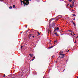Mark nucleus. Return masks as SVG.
Listing matches in <instances>:
<instances>
[{
  "mask_svg": "<svg viewBox=\"0 0 78 78\" xmlns=\"http://www.w3.org/2000/svg\"><path fill=\"white\" fill-rule=\"evenodd\" d=\"M0 1H1V0H0Z\"/></svg>",
  "mask_w": 78,
  "mask_h": 78,
  "instance_id": "nucleus-46",
  "label": "nucleus"
},
{
  "mask_svg": "<svg viewBox=\"0 0 78 78\" xmlns=\"http://www.w3.org/2000/svg\"><path fill=\"white\" fill-rule=\"evenodd\" d=\"M73 35H75V34H73Z\"/></svg>",
  "mask_w": 78,
  "mask_h": 78,
  "instance_id": "nucleus-40",
  "label": "nucleus"
},
{
  "mask_svg": "<svg viewBox=\"0 0 78 78\" xmlns=\"http://www.w3.org/2000/svg\"><path fill=\"white\" fill-rule=\"evenodd\" d=\"M29 55H30V56L31 57H33V55H32V54H29Z\"/></svg>",
  "mask_w": 78,
  "mask_h": 78,
  "instance_id": "nucleus-9",
  "label": "nucleus"
},
{
  "mask_svg": "<svg viewBox=\"0 0 78 78\" xmlns=\"http://www.w3.org/2000/svg\"><path fill=\"white\" fill-rule=\"evenodd\" d=\"M72 6H73H73H74V2H73Z\"/></svg>",
  "mask_w": 78,
  "mask_h": 78,
  "instance_id": "nucleus-11",
  "label": "nucleus"
},
{
  "mask_svg": "<svg viewBox=\"0 0 78 78\" xmlns=\"http://www.w3.org/2000/svg\"><path fill=\"white\" fill-rule=\"evenodd\" d=\"M32 36V35L31 34H30L29 35L28 37H29V38H30V37H31Z\"/></svg>",
  "mask_w": 78,
  "mask_h": 78,
  "instance_id": "nucleus-3",
  "label": "nucleus"
},
{
  "mask_svg": "<svg viewBox=\"0 0 78 78\" xmlns=\"http://www.w3.org/2000/svg\"><path fill=\"white\" fill-rule=\"evenodd\" d=\"M69 32H73V31H72V30H69Z\"/></svg>",
  "mask_w": 78,
  "mask_h": 78,
  "instance_id": "nucleus-13",
  "label": "nucleus"
},
{
  "mask_svg": "<svg viewBox=\"0 0 78 78\" xmlns=\"http://www.w3.org/2000/svg\"><path fill=\"white\" fill-rule=\"evenodd\" d=\"M53 46H51V47H52H52H53Z\"/></svg>",
  "mask_w": 78,
  "mask_h": 78,
  "instance_id": "nucleus-39",
  "label": "nucleus"
},
{
  "mask_svg": "<svg viewBox=\"0 0 78 78\" xmlns=\"http://www.w3.org/2000/svg\"><path fill=\"white\" fill-rule=\"evenodd\" d=\"M55 34V35L56 36H58V34H57V33L56 32L55 33H54Z\"/></svg>",
  "mask_w": 78,
  "mask_h": 78,
  "instance_id": "nucleus-5",
  "label": "nucleus"
},
{
  "mask_svg": "<svg viewBox=\"0 0 78 78\" xmlns=\"http://www.w3.org/2000/svg\"><path fill=\"white\" fill-rule=\"evenodd\" d=\"M34 58H35V57H33V59H34Z\"/></svg>",
  "mask_w": 78,
  "mask_h": 78,
  "instance_id": "nucleus-23",
  "label": "nucleus"
},
{
  "mask_svg": "<svg viewBox=\"0 0 78 78\" xmlns=\"http://www.w3.org/2000/svg\"><path fill=\"white\" fill-rule=\"evenodd\" d=\"M69 2H72V0H69Z\"/></svg>",
  "mask_w": 78,
  "mask_h": 78,
  "instance_id": "nucleus-22",
  "label": "nucleus"
},
{
  "mask_svg": "<svg viewBox=\"0 0 78 78\" xmlns=\"http://www.w3.org/2000/svg\"><path fill=\"white\" fill-rule=\"evenodd\" d=\"M22 47H23V46H22L21 47V48H20L21 49H22Z\"/></svg>",
  "mask_w": 78,
  "mask_h": 78,
  "instance_id": "nucleus-18",
  "label": "nucleus"
},
{
  "mask_svg": "<svg viewBox=\"0 0 78 78\" xmlns=\"http://www.w3.org/2000/svg\"><path fill=\"white\" fill-rule=\"evenodd\" d=\"M71 35H72V36H73V35H72V33H71Z\"/></svg>",
  "mask_w": 78,
  "mask_h": 78,
  "instance_id": "nucleus-24",
  "label": "nucleus"
},
{
  "mask_svg": "<svg viewBox=\"0 0 78 78\" xmlns=\"http://www.w3.org/2000/svg\"><path fill=\"white\" fill-rule=\"evenodd\" d=\"M33 38L34 37V36H33Z\"/></svg>",
  "mask_w": 78,
  "mask_h": 78,
  "instance_id": "nucleus-33",
  "label": "nucleus"
},
{
  "mask_svg": "<svg viewBox=\"0 0 78 78\" xmlns=\"http://www.w3.org/2000/svg\"><path fill=\"white\" fill-rule=\"evenodd\" d=\"M60 55H61V56H65V54H60Z\"/></svg>",
  "mask_w": 78,
  "mask_h": 78,
  "instance_id": "nucleus-6",
  "label": "nucleus"
},
{
  "mask_svg": "<svg viewBox=\"0 0 78 78\" xmlns=\"http://www.w3.org/2000/svg\"><path fill=\"white\" fill-rule=\"evenodd\" d=\"M9 76V75H8V76H7V77H8V76Z\"/></svg>",
  "mask_w": 78,
  "mask_h": 78,
  "instance_id": "nucleus-32",
  "label": "nucleus"
},
{
  "mask_svg": "<svg viewBox=\"0 0 78 78\" xmlns=\"http://www.w3.org/2000/svg\"><path fill=\"white\" fill-rule=\"evenodd\" d=\"M61 35V36H62V35Z\"/></svg>",
  "mask_w": 78,
  "mask_h": 78,
  "instance_id": "nucleus-45",
  "label": "nucleus"
},
{
  "mask_svg": "<svg viewBox=\"0 0 78 78\" xmlns=\"http://www.w3.org/2000/svg\"><path fill=\"white\" fill-rule=\"evenodd\" d=\"M60 54H62L63 53V51H60Z\"/></svg>",
  "mask_w": 78,
  "mask_h": 78,
  "instance_id": "nucleus-7",
  "label": "nucleus"
},
{
  "mask_svg": "<svg viewBox=\"0 0 78 78\" xmlns=\"http://www.w3.org/2000/svg\"><path fill=\"white\" fill-rule=\"evenodd\" d=\"M54 30H55V29H54Z\"/></svg>",
  "mask_w": 78,
  "mask_h": 78,
  "instance_id": "nucleus-43",
  "label": "nucleus"
},
{
  "mask_svg": "<svg viewBox=\"0 0 78 78\" xmlns=\"http://www.w3.org/2000/svg\"><path fill=\"white\" fill-rule=\"evenodd\" d=\"M56 31V29H55V30L54 31V32H55V31Z\"/></svg>",
  "mask_w": 78,
  "mask_h": 78,
  "instance_id": "nucleus-20",
  "label": "nucleus"
},
{
  "mask_svg": "<svg viewBox=\"0 0 78 78\" xmlns=\"http://www.w3.org/2000/svg\"><path fill=\"white\" fill-rule=\"evenodd\" d=\"M67 6H69V4L67 5Z\"/></svg>",
  "mask_w": 78,
  "mask_h": 78,
  "instance_id": "nucleus-28",
  "label": "nucleus"
},
{
  "mask_svg": "<svg viewBox=\"0 0 78 78\" xmlns=\"http://www.w3.org/2000/svg\"><path fill=\"white\" fill-rule=\"evenodd\" d=\"M54 56L53 55V56L52 57V58H53Z\"/></svg>",
  "mask_w": 78,
  "mask_h": 78,
  "instance_id": "nucleus-29",
  "label": "nucleus"
},
{
  "mask_svg": "<svg viewBox=\"0 0 78 78\" xmlns=\"http://www.w3.org/2000/svg\"><path fill=\"white\" fill-rule=\"evenodd\" d=\"M22 32L20 33V34H22Z\"/></svg>",
  "mask_w": 78,
  "mask_h": 78,
  "instance_id": "nucleus-37",
  "label": "nucleus"
},
{
  "mask_svg": "<svg viewBox=\"0 0 78 78\" xmlns=\"http://www.w3.org/2000/svg\"><path fill=\"white\" fill-rule=\"evenodd\" d=\"M9 75H12V74H10Z\"/></svg>",
  "mask_w": 78,
  "mask_h": 78,
  "instance_id": "nucleus-42",
  "label": "nucleus"
},
{
  "mask_svg": "<svg viewBox=\"0 0 78 78\" xmlns=\"http://www.w3.org/2000/svg\"><path fill=\"white\" fill-rule=\"evenodd\" d=\"M70 7H71V8H73V6H72V5H70Z\"/></svg>",
  "mask_w": 78,
  "mask_h": 78,
  "instance_id": "nucleus-12",
  "label": "nucleus"
},
{
  "mask_svg": "<svg viewBox=\"0 0 78 78\" xmlns=\"http://www.w3.org/2000/svg\"><path fill=\"white\" fill-rule=\"evenodd\" d=\"M37 33L39 35H40V34L39 33V32H37Z\"/></svg>",
  "mask_w": 78,
  "mask_h": 78,
  "instance_id": "nucleus-17",
  "label": "nucleus"
},
{
  "mask_svg": "<svg viewBox=\"0 0 78 78\" xmlns=\"http://www.w3.org/2000/svg\"><path fill=\"white\" fill-rule=\"evenodd\" d=\"M53 20V19H51V20Z\"/></svg>",
  "mask_w": 78,
  "mask_h": 78,
  "instance_id": "nucleus-35",
  "label": "nucleus"
},
{
  "mask_svg": "<svg viewBox=\"0 0 78 78\" xmlns=\"http://www.w3.org/2000/svg\"><path fill=\"white\" fill-rule=\"evenodd\" d=\"M27 27H26V28H27Z\"/></svg>",
  "mask_w": 78,
  "mask_h": 78,
  "instance_id": "nucleus-44",
  "label": "nucleus"
},
{
  "mask_svg": "<svg viewBox=\"0 0 78 78\" xmlns=\"http://www.w3.org/2000/svg\"><path fill=\"white\" fill-rule=\"evenodd\" d=\"M72 11H74V10H73V9H72Z\"/></svg>",
  "mask_w": 78,
  "mask_h": 78,
  "instance_id": "nucleus-30",
  "label": "nucleus"
},
{
  "mask_svg": "<svg viewBox=\"0 0 78 78\" xmlns=\"http://www.w3.org/2000/svg\"><path fill=\"white\" fill-rule=\"evenodd\" d=\"M13 7V8H15V5H13V7Z\"/></svg>",
  "mask_w": 78,
  "mask_h": 78,
  "instance_id": "nucleus-14",
  "label": "nucleus"
},
{
  "mask_svg": "<svg viewBox=\"0 0 78 78\" xmlns=\"http://www.w3.org/2000/svg\"><path fill=\"white\" fill-rule=\"evenodd\" d=\"M30 1H31V0H30ZM28 0H24L23 1V3L24 5H28L29 4V2Z\"/></svg>",
  "mask_w": 78,
  "mask_h": 78,
  "instance_id": "nucleus-1",
  "label": "nucleus"
},
{
  "mask_svg": "<svg viewBox=\"0 0 78 78\" xmlns=\"http://www.w3.org/2000/svg\"><path fill=\"white\" fill-rule=\"evenodd\" d=\"M34 59L33 58V59L31 60V61H33V60H34Z\"/></svg>",
  "mask_w": 78,
  "mask_h": 78,
  "instance_id": "nucleus-25",
  "label": "nucleus"
},
{
  "mask_svg": "<svg viewBox=\"0 0 78 78\" xmlns=\"http://www.w3.org/2000/svg\"><path fill=\"white\" fill-rule=\"evenodd\" d=\"M58 42V41H57V40L55 41H54V42H55L54 44L55 43V42Z\"/></svg>",
  "mask_w": 78,
  "mask_h": 78,
  "instance_id": "nucleus-15",
  "label": "nucleus"
},
{
  "mask_svg": "<svg viewBox=\"0 0 78 78\" xmlns=\"http://www.w3.org/2000/svg\"><path fill=\"white\" fill-rule=\"evenodd\" d=\"M59 16H60L61 17H62V15H58L57 16V17H56V19H57L55 20V21H58V17H59Z\"/></svg>",
  "mask_w": 78,
  "mask_h": 78,
  "instance_id": "nucleus-2",
  "label": "nucleus"
},
{
  "mask_svg": "<svg viewBox=\"0 0 78 78\" xmlns=\"http://www.w3.org/2000/svg\"><path fill=\"white\" fill-rule=\"evenodd\" d=\"M72 22L73 23L74 25V26L75 27L76 26V24H75V23H74V22H73V21H72Z\"/></svg>",
  "mask_w": 78,
  "mask_h": 78,
  "instance_id": "nucleus-4",
  "label": "nucleus"
},
{
  "mask_svg": "<svg viewBox=\"0 0 78 78\" xmlns=\"http://www.w3.org/2000/svg\"><path fill=\"white\" fill-rule=\"evenodd\" d=\"M50 32H51V30Z\"/></svg>",
  "mask_w": 78,
  "mask_h": 78,
  "instance_id": "nucleus-36",
  "label": "nucleus"
},
{
  "mask_svg": "<svg viewBox=\"0 0 78 78\" xmlns=\"http://www.w3.org/2000/svg\"><path fill=\"white\" fill-rule=\"evenodd\" d=\"M64 56H62V57H61V58H64Z\"/></svg>",
  "mask_w": 78,
  "mask_h": 78,
  "instance_id": "nucleus-19",
  "label": "nucleus"
},
{
  "mask_svg": "<svg viewBox=\"0 0 78 78\" xmlns=\"http://www.w3.org/2000/svg\"><path fill=\"white\" fill-rule=\"evenodd\" d=\"M50 48H52L51 47H50Z\"/></svg>",
  "mask_w": 78,
  "mask_h": 78,
  "instance_id": "nucleus-31",
  "label": "nucleus"
},
{
  "mask_svg": "<svg viewBox=\"0 0 78 78\" xmlns=\"http://www.w3.org/2000/svg\"><path fill=\"white\" fill-rule=\"evenodd\" d=\"M4 76H3V77H5V74H4Z\"/></svg>",
  "mask_w": 78,
  "mask_h": 78,
  "instance_id": "nucleus-21",
  "label": "nucleus"
},
{
  "mask_svg": "<svg viewBox=\"0 0 78 78\" xmlns=\"http://www.w3.org/2000/svg\"><path fill=\"white\" fill-rule=\"evenodd\" d=\"M72 15H73V16H76V15L75 14H73Z\"/></svg>",
  "mask_w": 78,
  "mask_h": 78,
  "instance_id": "nucleus-16",
  "label": "nucleus"
},
{
  "mask_svg": "<svg viewBox=\"0 0 78 78\" xmlns=\"http://www.w3.org/2000/svg\"><path fill=\"white\" fill-rule=\"evenodd\" d=\"M74 43H76V41L74 42Z\"/></svg>",
  "mask_w": 78,
  "mask_h": 78,
  "instance_id": "nucleus-27",
  "label": "nucleus"
},
{
  "mask_svg": "<svg viewBox=\"0 0 78 78\" xmlns=\"http://www.w3.org/2000/svg\"><path fill=\"white\" fill-rule=\"evenodd\" d=\"M55 30H59V28L58 27H57L56 29H55Z\"/></svg>",
  "mask_w": 78,
  "mask_h": 78,
  "instance_id": "nucleus-8",
  "label": "nucleus"
},
{
  "mask_svg": "<svg viewBox=\"0 0 78 78\" xmlns=\"http://www.w3.org/2000/svg\"><path fill=\"white\" fill-rule=\"evenodd\" d=\"M12 6H10L9 7V9H12Z\"/></svg>",
  "mask_w": 78,
  "mask_h": 78,
  "instance_id": "nucleus-10",
  "label": "nucleus"
},
{
  "mask_svg": "<svg viewBox=\"0 0 78 78\" xmlns=\"http://www.w3.org/2000/svg\"><path fill=\"white\" fill-rule=\"evenodd\" d=\"M73 20H75V19H73Z\"/></svg>",
  "mask_w": 78,
  "mask_h": 78,
  "instance_id": "nucleus-26",
  "label": "nucleus"
},
{
  "mask_svg": "<svg viewBox=\"0 0 78 78\" xmlns=\"http://www.w3.org/2000/svg\"><path fill=\"white\" fill-rule=\"evenodd\" d=\"M64 70H65V69H64L63 72H64Z\"/></svg>",
  "mask_w": 78,
  "mask_h": 78,
  "instance_id": "nucleus-34",
  "label": "nucleus"
},
{
  "mask_svg": "<svg viewBox=\"0 0 78 78\" xmlns=\"http://www.w3.org/2000/svg\"><path fill=\"white\" fill-rule=\"evenodd\" d=\"M50 43H51V41H50Z\"/></svg>",
  "mask_w": 78,
  "mask_h": 78,
  "instance_id": "nucleus-41",
  "label": "nucleus"
},
{
  "mask_svg": "<svg viewBox=\"0 0 78 78\" xmlns=\"http://www.w3.org/2000/svg\"><path fill=\"white\" fill-rule=\"evenodd\" d=\"M43 78H45V77H44H44H43Z\"/></svg>",
  "mask_w": 78,
  "mask_h": 78,
  "instance_id": "nucleus-38",
  "label": "nucleus"
}]
</instances>
